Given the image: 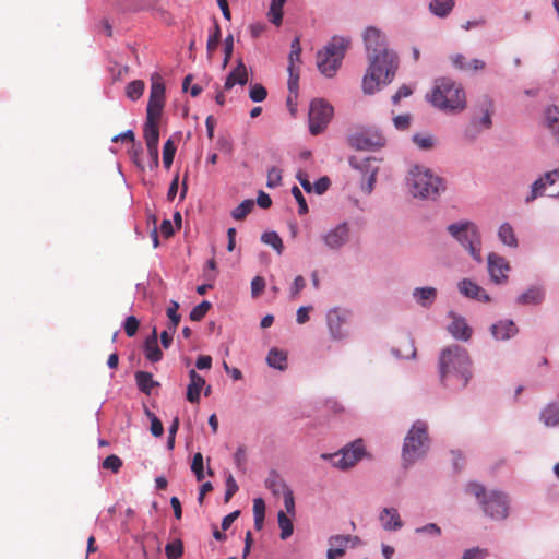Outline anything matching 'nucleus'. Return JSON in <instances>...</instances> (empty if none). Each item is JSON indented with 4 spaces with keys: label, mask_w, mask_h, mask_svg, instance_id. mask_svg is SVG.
Returning <instances> with one entry per match:
<instances>
[{
    "label": "nucleus",
    "mask_w": 559,
    "mask_h": 559,
    "mask_svg": "<svg viewBox=\"0 0 559 559\" xmlns=\"http://www.w3.org/2000/svg\"><path fill=\"white\" fill-rule=\"evenodd\" d=\"M140 322L134 316H129L124 322V332L129 337L136 334Z\"/></svg>",
    "instance_id": "nucleus-55"
},
{
    "label": "nucleus",
    "mask_w": 559,
    "mask_h": 559,
    "mask_svg": "<svg viewBox=\"0 0 559 559\" xmlns=\"http://www.w3.org/2000/svg\"><path fill=\"white\" fill-rule=\"evenodd\" d=\"M179 304L175 300L170 301L169 307L167 308V317L169 318V330L173 331V333L176 332L177 326L180 322V314H178Z\"/></svg>",
    "instance_id": "nucleus-43"
},
{
    "label": "nucleus",
    "mask_w": 559,
    "mask_h": 559,
    "mask_svg": "<svg viewBox=\"0 0 559 559\" xmlns=\"http://www.w3.org/2000/svg\"><path fill=\"white\" fill-rule=\"evenodd\" d=\"M144 88H145V83L143 81L134 80L127 85L126 95L130 99L136 100L143 95Z\"/></svg>",
    "instance_id": "nucleus-40"
},
{
    "label": "nucleus",
    "mask_w": 559,
    "mask_h": 559,
    "mask_svg": "<svg viewBox=\"0 0 559 559\" xmlns=\"http://www.w3.org/2000/svg\"><path fill=\"white\" fill-rule=\"evenodd\" d=\"M540 420L547 427H555L559 425V404L550 403L548 404L540 414Z\"/></svg>",
    "instance_id": "nucleus-30"
},
{
    "label": "nucleus",
    "mask_w": 559,
    "mask_h": 559,
    "mask_svg": "<svg viewBox=\"0 0 559 559\" xmlns=\"http://www.w3.org/2000/svg\"><path fill=\"white\" fill-rule=\"evenodd\" d=\"M486 556V552L479 548L467 549L462 559H483Z\"/></svg>",
    "instance_id": "nucleus-64"
},
{
    "label": "nucleus",
    "mask_w": 559,
    "mask_h": 559,
    "mask_svg": "<svg viewBox=\"0 0 559 559\" xmlns=\"http://www.w3.org/2000/svg\"><path fill=\"white\" fill-rule=\"evenodd\" d=\"M305 286H306V280L301 275H298L294 280V284L290 289L292 297L293 298L297 297L299 295V293L305 288Z\"/></svg>",
    "instance_id": "nucleus-63"
},
{
    "label": "nucleus",
    "mask_w": 559,
    "mask_h": 559,
    "mask_svg": "<svg viewBox=\"0 0 559 559\" xmlns=\"http://www.w3.org/2000/svg\"><path fill=\"white\" fill-rule=\"evenodd\" d=\"M448 330L453 337L462 341L469 340L472 335V330L463 318L453 317Z\"/></svg>",
    "instance_id": "nucleus-26"
},
{
    "label": "nucleus",
    "mask_w": 559,
    "mask_h": 559,
    "mask_svg": "<svg viewBox=\"0 0 559 559\" xmlns=\"http://www.w3.org/2000/svg\"><path fill=\"white\" fill-rule=\"evenodd\" d=\"M349 237V228L346 223L337 225L323 236V241L328 248L335 250L344 246Z\"/></svg>",
    "instance_id": "nucleus-18"
},
{
    "label": "nucleus",
    "mask_w": 559,
    "mask_h": 559,
    "mask_svg": "<svg viewBox=\"0 0 559 559\" xmlns=\"http://www.w3.org/2000/svg\"><path fill=\"white\" fill-rule=\"evenodd\" d=\"M466 491L479 501L486 515L493 520H504L508 516L509 502L507 496L499 491L486 493L484 486L477 483L468 484Z\"/></svg>",
    "instance_id": "nucleus-6"
},
{
    "label": "nucleus",
    "mask_w": 559,
    "mask_h": 559,
    "mask_svg": "<svg viewBox=\"0 0 559 559\" xmlns=\"http://www.w3.org/2000/svg\"><path fill=\"white\" fill-rule=\"evenodd\" d=\"M349 40L343 37H333L332 40L317 55V66L320 72L332 78L341 67Z\"/></svg>",
    "instance_id": "nucleus-7"
},
{
    "label": "nucleus",
    "mask_w": 559,
    "mask_h": 559,
    "mask_svg": "<svg viewBox=\"0 0 559 559\" xmlns=\"http://www.w3.org/2000/svg\"><path fill=\"white\" fill-rule=\"evenodd\" d=\"M510 271V265L507 260L496 253L488 255V272L491 280L497 283H503L508 280L507 272Z\"/></svg>",
    "instance_id": "nucleus-16"
},
{
    "label": "nucleus",
    "mask_w": 559,
    "mask_h": 559,
    "mask_svg": "<svg viewBox=\"0 0 559 559\" xmlns=\"http://www.w3.org/2000/svg\"><path fill=\"white\" fill-rule=\"evenodd\" d=\"M219 41H221V28H219V25L217 23H215L213 26V32L210 34L209 39H207V45H206L207 52L209 53L214 52L216 50V48L218 47Z\"/></svg>",
    "instance_id": "nucleus-51"
},
{
    "label": "nucleus",
    "mask_w": 559,
    "mask_h": 559,
    "mask_svg": "<svg viewBox=\"0 0 559 559\" xmlns=\"http://www.w3.org/2000/svg\"><path fill=\"white\" fill-rule=\"evenodd\" d=\"M545 120L559 143V107H548L545 111Z\"/></svg>",
    "instance_id": "nucleus-32"
},
{
    "label": "nucleus",
    "mask_w": 559,
    "mask_h": 559,
    "mask_svg": "<svg viewBox=\"0 0 559 559\" xmlns=\"http://www.w3.org/2000/svg\"><path fill=\"white\" fill-rule=\"evenodd\" d=\"M364 41L368 56L390 51L386 47L385 36L376 27H368L364 34Z\"/></svg>",
    "instance_id": "nucleus-14"
},
{
    "label": "nucleus",
    "mask_w": 559,
    "mask_h": 559,
    "mask_svg": "<svg viewBox=\"0 0 559 559\" xmlns=\"http://www.w3.org/2000/svg\"><path fill=\"white\" fill-rule=\"evenodd\" d=\"M394 126L399 130H406L411 126L409 115H399L393 119Z\"/></svg>",
    "instance_id": "nucleus-59"
},
{
    "label": "nucleus",
    "mask_w": 559,
    "mask_h": 559,
    "mask_svg": "<svg viewBox=\"0 0 559 559\" xmlns=\"http://www.w3.org/2000/svg\"><path fill=\"white\" fill-rule=\"evenodd\" d=\"M122 466V461L116 454L108 455L102 463L104 469H109L112 473H118Z\"/></svg>",
    "instance_id": "nucleus-52"
},
{
    "label": "nucleus",
    "mask_w": 559,
    "mask_h": 559,
    "mask_svg": "<svg viewBox=\"0 0 559 559\" xmlns=\"http://www.w3.org/2000/svg\"><path fill=\"white\" fill-rule=\"evenodd\" d=\"M286 0H272L269 10V20L276 26L282 24L283 7Z\"/></svg>",
    "instance_id": "nucleus-39"
},
{
    "label": "nucleus",
    "mask_w": 559,
    "mask_h": 559,
    "mask_svg": "<svg viewBox=\"0 0 559 559\" xmlns=\"http://www.w3.org/2000/svg\"><path fill=\"white\" fill-rule=\"evenodd\" d=\"M451 61L452 64L461 71L468 69L467 63H469V61H467L466 57L461 53L451 56Z\"/></svg>",
    "instance_id": "nucleus-60"
},
{
    "label": "nucleus",
    "mask_w": 559,
    "mask_h": 559,
    "mask_svg": "<svg viewBox=\"0 0 559 559\" xmlns=\"http://www.w3.org/2000/svg\"><path fill=\"white\" fill-rule=\"evenodd\" d=\"M413 93V90L407 86V85H402L397 92L392 96V102L393 104H399V102L404 98V97H408L409 95H412Z\"/></svg>",
    "instance_id": "nucleus-61"
},
{
    "label": "nucleus",
    "mask_w": 559,
    "mask_h": 559,
    "mask_svg": "<svg viewBox=\"0 0 559 559\" xmlns=\"http://www.w3.org/2000/svg\"><path fill=\"white\" fill-rule=\"evenodd\" d=\"M365 455L362 440L358 439L334 454H322L323 460L332 461L333 466L340 469L353 467Z\"/></svg>",
    "instance_id": "nucleus-9"
},
{
    "label": "nucleus",
    "mask_w": 559,
    "mask_h": 559,
    "mask_svg": "<svg viewBox=\"0 0 559 559\" xmlns=\"http://www.w3.org/2000/svg\"><path fill=\"white\" fill-rule=\"evenodd\" d=\"M360 540L357 536L352 535H336L329 539L330 548L328 550V559H337L344 556L345 549L349 546L359 544Z\"/></svg>",
    "instance_id": "nucleus-15"
},
{
    "label": "nucleus",
    "mask_w": 559,
    "mask_h": 559,
    "mask_svg": "<svg viewBox=\"0 0 559 559\" xmlns=\"http://www.w3.org/2000/svg\"><path fill=\"white\" fill-rule=\"evenodd\" d=\"M479 115H474L472 118L471 127L467 133L471 136H475L479 131L489 129L492 124L491 115L493 112V105L489 97L485 96L479 105Z\"/></svg>",
    "instance_id": "nucleus-13"
},
{
    "label": "nucleus",
    "mask_w": 559,
    "mask_h": 559,
    "mask_svg": "<svg viewBox=\"0 0 559 559\" xmlns=\"http://www.w3.org/2000/svg\"><path fill=\"white\" fill-rule=\"evenodd\" d=\"M278 526L281 528V538L287 539L293 535L294 525L292 519L285 513V511H280L277 514Z\"/></svg>",
    "instance_id": "nucleus-38"
},
{
    "label": "nucleus",
    "mask_w": 559,
    "mask_h": 559,
    "mask_svg": "<svg viewBox=\"0 0 559 559\" xmlns=\"http://www.w3.org/2000/svg\"><path fill=\"white\" fill-rule=\"evenodd\" d=\"M499 239L504 245L515 248L518 246V239L514 235V230L512 226L508 223H504L500 226L498 231Z\"/></svg>",
    "instance_id": "nucleus-37"
},
{
    "label": "nucleus",
    "mask_w": 559,
    "mask_h": 559,
    "mask_svg": "<svg viewBox=\"0 0 559 559\" xmlns=\"http://www.w3.org/2000/svg\"><path fill=\"white\" fill-rule=\"evenodd\" d=\"M288 91L294 94V97H298V88H299V69L288 67Z\"/></svg>",
    "instance_id": "nucleus-46"
},
{
    "label": "nucleus",
    "mask_w": 559,
    "mask_h": 559,
    "mask_svg": "<svg viewBox=\"0 0 559 559\" xmlns=\"http://www.w3.org/2000/svg\"><path fill=\"white\" fill-rule=\"evenodd\" d=\"M190 383L187 388V400L190 403H199L200 393L205 385V379L200 376L194 369L189 371Z\"/></svg>",
    "instance_id": "nucleus-20"
},
{
    "label": "nucleus",
    "mask_w": 559,
    "mask_h": 559,
    "mask_svg": "<svg viewBox=\"0 0 559 559\" xmlns=\"http://www.w3.org/2000/svg\"><path fill=\"white\" fill-rule=\"evenodd\" d=\"M144 354L146 359H148L152 362H157L163 358V353L157 342L156 329H153L152 335L147 337L145 341Z\"/></svg>",
    "instance_id": "nucleus-25"
},
{
    "label": "nucleus",
    "mask_w": 559,
    "mask_h": 559,
    "mask_svg": "<svg viewBox=\"0 0 559 559\" xmlns=\"http://www.w3.org/2000/svg\"><path fill=\"white\" fill-rule=\"evenodd\" d=\"M238 491V485L234 477L229 475L226 481L225 502H228L231 497Z\"/></svg>",
    "instance_id": "nucleus-58"
},
{
    "label": "nucleus",
    "mask_w": 559,
    "mask_h": 559,
    "mask_svg": "<svg viewBox=\"0 0 559 559\" xmlns=\"http://www.w3.org/2000/svg\"><path fill=\"white\" fill-rule=\"evenodd\" d=\"M264 287H265L264 280L260 276H255L251 282L252 296L255 297V296L260 295L263 292Z\"/></svg>",
    "instance_id": "nucleus-62"
},
{
    "label": "nucleus",
    "mask_w": 559,
    "mask_h": 559,
    "mask_svg": "<svg viewBox=\"0 0 559 559\" xmlns=\"http://www.w3.org/2000/svg\"><path fill=\"white\" fill-rule=\"evenodd\" d=\"M326 322L331 336L334 340H341L346 335L342 329L346 322V316L340 309L330 310L326 316Z\"/></svg>",
    "instance_id": "nucleus-19"
},
{
    "label": "nucleus",
    "mask_w": 559,
    "mask_h": 559,
    "mask_svg": "<svg viewBox=\"0 0 559 559\" xmlns=\"http://www.w3.org/2000/svg\"><path fill=\"white\" fill-rule=\"evenodd\" d=\"M472 361L465 348L451 345L441 352L439 358L441 382L451 389L460 390L472 378Z\"/></svg>",
    "instance_id": "nucleus-1"
},
{
    "label": "nucleus",
    "mask_w": 559,
    "mask_h": 559,
    "mask_svg": "<svg viewBox=\"0 0 559 559\" xmlns=\"http://www.w3.org/2000/svg\"><path fill=\"white\" fill-rule=\"evenodd\" d=\"M210 308H211L210 301H206V300L202 301L198 306L193 307L192 310L190 311V314H189L190 320L201 321L205 317V314L207 313Z\"/></svg>",
    "instance_id": "nucleus-47"
},
{
    "label": "nucleus",
    "mask_w": 559,
    "mask_h": 559,
    "mask_svg": "<svg viewBox=\"0 0 559 559\" xmlns=\"http://www.w3.org/2000/svg\"><path fill=\"white\" fill-rule=\"evenodd\" d=\"M284 499V506L287 514L295 516V499L293 490H286L285 493L282 495Z\"/></svg>",
    "instance_id": "nucleus-56"
},
{
    "label": "nucleus",
    "mask_w": 559,
    "mask_h": 559,
    "mask_svg": "<svg viewBox=\"0 0 559 559\" xmlns=\"http://www.w3.org/2000/svg\"><path fill=\"white\" fill-rule=\"evenodd\" d=\"M286 361H287L286 353H284L283 350H280L278 348L270 349L267 357H266V362L270 367L278 369V370H285Z\"/></svg>",
    "instance_id": "nucleus-34"
},
{
    "label": "nucleus",
    "mask_w": 559,
    "mask_h": 559,
    "mask_svg": "<svg viewBox=\"0 0 559 559\" xmlns=\"http://www.w3.org/2000/svg\"><path fill=\"white\" fill-rule=\"evenodd\" d=\"M459 290L462 295L468 298H473L485 302L490 300L488 294H486V292L480 286H478L477 284L467 278L459 283Z\"/></svg>",
    "instance_id": "nucleus-21"
},
{
    "label": "nucleus",
    "mask_w": 559,
    "mask_h": 559,
    "mask_svg": "<svg viewBox=\"0 0 559 559\" xmlns=\"http://www.w3.org/2000/svg\"><path fill=\"white\" fill-rule=\"evenodd\" d=\"M159 117L146 116L144 123V139L146 145L158 144L159 142Z\"/></svg>",
    "instance_id": "nucleus-24"
},
{
    "label": "nucleus",
    "mask_w": 559,
    "mask_h": 559,
    "mask_svg": "<svg viewBox=\"0 0 559 559\" xmlns=\"http://www.w3.org/2000/svg\"><path fill=\"white\" fill-rule=\"evenodd\" d=\"M491 333L496 340L504 341L518 333V328L511 320L500 321L491 325Z\"/></svg>",
    "instance_id": "nucleus-23"
},
{
    "label": "nucleus",
    "mask_w": 559,
    "mask_h": 559,
    "mask_svg": "<svg viewBox=\"0 0 559 559\" xmlns=\"http://www.w3.org/2000/svg\"><path fill=\"white\" fill-rule=\"evenodd\" d=\"M254 203L252 200L242 201L237 207H235L231 212V216L236 221L243 219L253 209Z\"/></svg>",
    "instance_id": "nucleus-42"
},
{
    "label": "nucleus",
    "mask_w": 559,
    "mask_h": 559,
    "mask_svg": "<svg viewBox=\"0 0 559 559\" xmlns=\"http://www.w3.org/2000/svg\"><path fill=\"white\" fill-rule=\"evenodd\" d=\"M369 66L362 79L365 94H373L381 84L386 85L393 80L399 67L395 52L370 53Z\"/></svg>",
    "instance_id": "nucleus-2"
},
{
    "label": "nucleus",
    "mask_w": 559,
    "mask_h": 559,
    "mask_svg": "<svg viewBox=\"0 0 559 559\" xmlns=\"http://www.w3.org/2000/svg\"><path fill=\"white\" fill-rule=\"evenodd\" d=\"M407 185L414 197L423 199H435L444 189L439 177L435 176L430 169L420 166L409 170Z\"/></svg>",
    "instance_id": "nucleus-4"
},
{
    "label": "nucleus",
    "mask_w": 559,
    "mask_h": 559,
    "mask_svg": "<svg viewBox=\"0 0 559 559\" xmlns=\"http://www.w3.org/2000/svg\"><path fill=\"white\" fill-rule=\"evenodd\" d=\"M454 0H432L429 3V11L438 17H447L453 10Z\"/></svg>",
    "instance_id": "nucleus-29"
},
{
    "label": "nucleus",
    "mask_w": 559,
    "mask_h": 559,
    "mask_svg": "<svg viewBox=\"0 0 559 559\" xmlns=\"http://www.w3.org/2000/svg\"><path fill=\"white\" fill-rule=\"evenodd\" d=\"M384 135L373 128L355 132L348 136V143L356 150H374L385 145Z\"/></svg>",
    "instance_id": "nucleus-11"
},
{
    "label": "nucleus",
    "mask_w": 559,
    "mask_h": 559,
    "mask_svg": "<svg viewBox=\"0 0 559 559\" xmlns=\"http://www.w3.org/2000/svg\"><path fill=\"white\" fill-rule=\"evenodd\" d=\"M266 96L267 91L262 84L255 83L250 86L249 97L252 102H263L266 98Z\"/></svg>",
    "instance_id": "nucleus-50"
},
{
    "label": "nucleus",
    "mask_w": 559,
    "mask_h": 559,
    "mask_svg": "<svg viewBox=\"0 0 559 559\" xmlns=\"http://www.w3.org/2000/svg\"><path fill=\"white\" fill-rule=\"evenodd\" d=\"M544 298V292L539 287H532L518 297L519 304H539Z\"/></svg>",
    "instance_id": "nucleus-35"
},
{
    "label": "nucleus",
    "mask_w": 559,
    "mask_h": 559,
    "mask_svg": "<svg viewBox=\"0 0 559 559\" xmlns=\"http://www.w3.org/2000/svg\"><path fill=\"white\" fill-rule=\"evenodd\" d=\"M559 180V168L546 173L543 177L535 180L531 187L530 194L525 198V202L530 203L536 198L544 194L547 186H552Z\"/></svg>",
    "instance_id": "nucleus-17"
},
{
    "label": "nucleus",
    "mask_w": 559,
    "mask_h": 559,
    "mask_svg": "<svg viewBox=\"0 0 559 559\" xmlns=\"http://www.w3.org/2000/svg\"><path fill=\"white\" fill-rule=\"evenodd\" d=\"M247 81L248 74L246 66L240 61L236 69L228 74L224 87L230 90L235 84L243 85Z\"/></svg>",
    "instance_id": "nucleus-27"
},
{
    "label": "nucleus",
    "mask_w": 559,
    "mask_h": 559,
    "mask_svg": "<svg viewBox=\"0 0 559 559\" xmlns=\"http://www.w3.org/2000/svg\"><path fill=\"white\" fill-rule=\"evenodd\" d=\"M261 240L264 243L271 246L273 249H275L278 254H282L284 246H283L282 238L278 236L277 233H275V231L264 233L261 237Z\"/></svg>",
    "instance_id": "nucleus-41"
},
{
    "label": "nucleus",
    "mask_w": 559,
    "mask_h": 559,
    "mask_svg": "<svg viewBox=\"0 0 559 559\" xmlns=\"http://www.w3.org/2000/svg\"><path fill=\"white\" fill-rule=\"evenodd\" d=\"M265 486L275 496L283 495L285 493L286 490L290 489L287 486V484L276 473L270 474V476L265 479Z\"/></svg>",
    "instance_id": "nucleus-33"
},
{
    "label": "nucleus",
    "mask_w": 559,
    "mask_h": 559,
    "mask_svg": "<svg viewBox=\"0 0 559 559\" xmlns=\"http://www.w3.org/2000/svg\"><path fill=\"white\" fill-rule=\"evenodd\" d=\"M413 142L420 148V150H431L435 146V140L430 134L425 133H416L413 135Z\"/></svg>",
    "instance_id": "nucleus-45"
},
{
    "label": "nucleus",
    "mask_w": 559,
    "mask_h": 559,
    "mask_svg": "<svg viewBox=\"0 0 559 559\" xmlns=\"http://www.w3.org/2000/svg\"><path fill=\"white\" fill-rule=\"evenodd\" d=\"M176 154V146L171 140H167L163 148V163L166 168H170Z\"/></svg>",
    "instance_id": "nucleus-48"
},
{
    "label": "nucleus",
    "mask_w": 559,
    "mask_h": 559,
    "mask_svg": "<svg viewBox=\"0 0 559 559\" xmlns=\"http://www.w3.org/2000/svg\"><path fill=\"white\" fill-rule=\"evenodd\" d=\"M429 449V438L427 425L421 420H417L404 439L402 449V459L405 466L414 464L424 457Z\"/></svg>",
    "instance_id": "nucleus-5"
},
{
    "label": "nucleus",
    "mask_w": 559,
    "mask_h": 559,
    "mask_svg": "<svg viewBox=\"0 0 559 559\" xmlns=\"http://www.w3.org/2000/svg\"><path fill=\"white\" fill-rule=\"evenodd\" d=\"M379 519L385 531H396L403 526L400 514L394 508H384L381 511Z\"/></svg>",
    "instance_id": "nucleus-22"
},
{
    "label": "nucleus",
    "mask_w": 559,
    "mask_h": 559,
    "mask_svg": "<svg viewBox=\"0 0 559 559\" xmlns=\"http://www.w3.org/2000/svg\"><path fill=\"white\" fill-rule=\"evenodd\" d=\"M191 471L195 475L198 481H201L204 478L203 455L200 452L193 455Z\"/></svg>",
    "instance_id": "nucleus-49"
},
{
    "label": "nucleus",
    "mask_w": 559,
    "mask_h": 559,
    "mask_svg": "<svg viewBox=\"0 0 559 559\" xmlns=\"http://www.w3.org/2000/svg\"><path fill=\"white\" fill-rule=\"evenodd\" d=\"M167 559H179L183 554V544L180 539L168 543L165 547Z\"/></svg>",
    "instance_id": "nucleus-44"
},
{
    "label": "nucleus",
    "mask_w": 559,
    "mask_h": 559,
    "mask_svg": "<svg viewBox=\"0 0 559 559\" xmlns=\"http://www.w3.org/2000/svg\"><path fill=\"white\" fill-rule=\"evenodd\" d=\"M333 116V107L323 99H314L310 104L309 130L312 135L323 132Z\"/></svg>",
    "instance_id": "nucleus-10"
},
{
    "label": "nucleus",
    "mask_w": 559,
    "mask_h": 559,
    "mask_svg": "<svg viewBox=\"0 0 559 559\" xmlns=\"http://www.w3.org/2000/svg\"><path fill=\"white\" fill-rule=\"evenodd\" d=\"M115 3L123 11H141L151 5V0H115Z\"/></svg>",
    "instance_id": "nucleus-36"
},
{
    "label": "nucleus",
    "mask_w": 559,
    "mask_h": 559,
    "mask_svg": "<svg viewBox=\"0 0 559 559\" xmlns=\"http://www.w3.org/2000/svg\"><path fill=\"white\" fill-rule=\"evenodd\" d=\"M135 381L139 390L147 395L151 394L154 388L159 385V383L153 379L152 373L146 371L135 372Z\"/></svg>",
    "instance_id": "nucleus-28"
},
{
    "label": "nucleus",
    "mask_w": 559,
    "mask_h": 559,
    "mask_svg": "<svg viewBox=\"0 0 559 559\" xmlns=\"http://www.w3.org/2000/svg\"><path fill=\"white\" fill-rule=\"evenodd\" d=\"M147 154L151 159L150 168L155 169L158 167L159 158H158V144L146 145Z\"/></svg>",
    "instance_id": "nucleus-57"
},
{
    "label": "nucleus",
    "mask_w": 559,
    "mask_h": 559,
    "mask_svg": "<svg viewBox=\"0 0 559 559\" xmlns=\"http://www.w3.org/2000/svg\"><path fill=\"white\" fill-rule=\"evenodd\" d=\"M427 99L433 107L444 112H460L466 107V95L463 87L448 78L436 81Z\"/></svg>",
    "instance_id": "nucleus-3"
},
{
    "label": "nucleus",
    "mask_w": 559,
    "mask_h": 559,
    "mask_svg": "<svg viewBox=\"0 0 559 559\" xmlns=\"http://www.w3.org/2000/svg\"><path fill=\"white\" fill-rule=\"evenodd\" d=\"M282 182V171L277 167H272L267 171V188H276Z\"/></svg>",
    "instance_id": "nucleus-53"
},
{
    "label": "nucleus",
    "mask_w": 559,
    "mask_h": 559,
    "mask_svg": "<svg viewBox=\"0 0 559 559\" xmlns=\"http://www.w3.org/2000/svg\"><path fill=\"white\" fill-rule=\"evenodd\" d=\"M413 296L423 307H428L435 301L437 290L433 287L416 288L413 293Z\"/></svg>",
    "instance_id": "nucleus-31"
},
{
    "label": "nucleus",
    "mask_w": 559,
    "mask_h": 559,
    "mask_svg": "<svg viewBox=\"0 0 559 559\" xmlns=\"http://www.w3.org/2000/svg\"><path fill=\"white\" fill-rule=\"evenodd\" d=\"M292 193H293L295 200L298 203V214L299 215L307 214L308 213V205H307V202H306V200H305L300 189L297 186H295L292 189Z\"/></svg>",
    "instance_id": "nucleus-54"
},
{
    "label": "nucleus",
    "mask_w": 559,
    "mask_h": 559,
    "mask_svg": "<svg viewBox=\"0 0 559 559\" xmlns=\"http://www.w3.org/2000/svg\"><path fill=\"white\" fill-rule=\"evenodd\" d=\"M151 81L146 116L160 118L163 108L165 106V85L159 74H154Z\"/></svg>",
    "instance_id": "nucleus-12"
},
{
    "label": "nucleus",
    "mask_w": 559,
    "mask_h": 559,
    "mask_svg": "<svg viewBox=\"0 0 559 559\" xmlns=\"http://www.w3.org/2000/svg\"><path fill=\"white\" fill-rule=\"evenodd\" d=\"M448 231L454 237L478 263L481 262V239L477 227L471 222L451 224Z\"/></svg>",
    "instance_id": "nucleus-8"
}]
</instances>
